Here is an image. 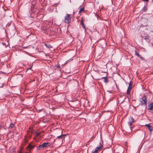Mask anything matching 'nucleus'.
Instances as JSON below:
<instances>
[{"label": "nucleus", "mask_w": 153, "mask_h": 153, "mask_svg": "<svg viewBox=\"0 0 153 153\" xmlns=\"http://www.w3.org/2000/svg\"><path fill=\"white\" fill-rule=\"evenodd\" d=\"M140 105H146L147 103L146 96L144 95V96L140 99Z\"/></svg>", "instance_id": "obj_1"}, {"label": "nucleus", "mask_w": 153, "mask_h": 153, "mask_svg": "<svg viewBox=\"0 0 153 153\" xmlns=\"http://www.w3.org/2000/svg\"><path fill=\"white\" fill-rule=\"evenodd\" d=\"M71 15L67 14L65 17V22L68 24H69L71 21Z\"/></svg>", "instance_id": "obj_2"}, {"label": "nucleus", "mask_w": 153, "mask_h": 153, "mask_svg": "<svg viewBox=\"0 0 153 153\" xmlns=\"http://www.w3.org/2000/svg\"><path fill=\"white\" fill-rule=\"evenodd\" d=\"M49 144V143H43L42 145L38 146L37 147V149L38 150H41L47 147L48 145Z\"/></svg>", "instance_id": "obj_3"}, {"label": "nucleus", "mask_w": 153, "mask_h": 153, "mask_svg": "<svg viewBox=\"0 0 153 153\" xmlns=\"http://www.w3.org/2000/svg\"><path fill=\"white\" fill-rule=\"evenodd\" d=\"M128 120H129V121L128 122V123L129 125H130V128L131 130V131H132V127H131V126L132 125V123L134 122V120L133 119V118L131 117H130L129 118Z\"/></svg>", "instance_id": "obj_4"}, {"label": "nucleus", "mask_w": 153, "mask_h": 153, "mask_svg": "<svg viewBox=\"0 0 153 153\" xmlns=\"http://www.w3.org/2000/svg\"><path fill=\"white\" fill-rule=\"evenodd\" d=\"M102 147V145L100 143L99 147H97L95 149L92 151V153H97L98 151L100 150Z\"/></svg>", "instance_id": "obj_5"}, {"label": "nucleus", "mask_w": 153, "mask_h": 153, "mask_svg": "<svg viewBox=\"0 0 153 153\" xmlns=\"http://www.w3.org/2000/svg\"><path fill=\"white\" fill-rule=\"evenodd\" d=\"M34 147L35 146L34 145H33L30 144H29L26 147V149L30 151V152H31V151L33 149Z\"/></svg>", "instance_id": "obj_6"}, {"label": "nucleus", "mask_w": 153, "mask_h": 153, "mask_svg": "<svg viewBox=\"0 0 153 153\" xmlns=\"http://www.w3.org/2000/svg\"><path fill=\"white\" fill-rule=\"evenodd\" d=\"M145 126L148 127V129L150 131H152L153 130V128L152 126H150L149 124H147Z\"/></svg>", "instance_id": "obj_7"}, {"label": "nucleus", "mask_w": 153, "mask_h": 153, "mask_svg": "<svg viewBox=\"0 0 153 153\" xmlns=\"http://www.w3.org/2000/svg\"><path fill=\"white\" fill-rule=\"evenodd\" d=\"M148 109L150 110H153V103H151L148 105Z\"/></svg>", "instance_id": "obj_8"}, {"label": "nucleus", "mask_w": 153, "mask_h": 153, "mask_svg": "<svg viewBox=\"0 0 153 153\" xmlns=\"http://www.w3.org/2000/svg\"><path fill=\"white\" fill-rule=\"evenodd\" d=\"M65 134H61L60 136L57 137V138L61 139H62L65 138Z\"/></svg>", "instance_id": "obj_9"}, {"label": "nucleus", "mask_w": 153, "mask_h": 153, "mask_svg": "<svg viewBox=\"0 0 153 153\" xmlns=\"http://www.w3.org/2000/svg\"><path fill=\"white\" fill-rule=\"evenodd\" d=\"M131 88H128L127 90V94L128 95H129L130 94V91L131 90Z\"/></svg>", "instance_id": "obj_10"}, {"label": "nucleus", "mask_w": 153, "mask_h": 153, "mask_svg": "<svg viewBox=\"0 0 153 153\" xmlns=\"http://www.w3.org/2000/svg\"><path fill=\"white\" fill-rule=\"evenodd\" d=\"M135 55L137 56L140 57L141 59H142L143 58L139 54V53H137V52H135Z\"/></svg>", "instance_id": "obj_11"}, {"label": "nucleus", "mask_w": 153, "mask_h": 153, "mask_svg": "<svg viewBox=\"0 0 153 153\" xmlns=\"http://www.w3.org/2000/svg\"><path fill=\"white\" fill-rule=\"evenodd\" d=\"M84 8L83 7H82V8H81L79 10V13H80L82 12V11H84Z\"/></svg>", "instance_id": "obj_12"}, {"label": "nucleus", "mask_w": 153, "mask_h": 153, "mask_svg": "<svg viewBox=\"0 0 153 153\" xmlns=\"http://www.w3.org/2000/svg\"><path fill=\"white\" fill-rule=\"evenodd\" d=\"M102 78L104 79V82L106 83L108 82V79L106 77H102Z\"/></svg>", "instance_id": "obj_13"}, {"label": "nucleus", "mask_w": 153, "mask_h": 153, "mask_svg": "<svg viewBox=\"0 0 153 153\" xmlns=\"http://www.w3.org/2000/svg\"><path fill=\"white\" fill-rule=\"evenodd\" d=\"M14 127V124L13 123H10V125L9 126V128H12L13 127Z\"/></svg>", "instance_id": "obj_14"}, {"label": "nucleus", "mask_w": 153, "mask_h": 153, "mask_svg": "<svg viewBox=\"0 0 153 153\" xmlns=\"http://www.w3.org/2000/svg\"><path fill=\"white\" fill-rule=\"evenodd\" d=\"M132 85V84L131 83V81L129 84L128 86V88H131Z\"/></svg>", "instance_id": "obj_15"}, {"label": "nucleus", "mask_w": 153, "mask_h": 153, "mask_svg": "<svg viewBox=\"0 0 153 153\" xmlns=\"http://www.w3.org/2000/svg\"><path fill=\"white\" fill-rule=\"evenodd\" d=\"M45 45L48 48H51L52 47L51 45L48 44H45Z\"/></svg>", "instance_id": "obj_16"}, {"label": "nucleus", "mask_w": 153, "mask_h": 153, "mask_svg": "<svg viewBox=\"0 0 153 153\" xmlns=\"http://www.w3.org/2000/svg\"><path fill=\"white\" fill-rule=\"evenodd\" d=\"M24 152L22 150V148H21L18 153H24Z\"/></svg>", "instance_id": "obj_17"}, {"label": "nucleus", "mask_w": 153, "mask_h": 153, "mask_svg": "<svg viewBox=\"0 0 153 153\" xmlns=\"http://www.w3.org/2000/svg\"><path fill=\"white\" fill-rule=\"evenodd\" d=\"M143 10L144 11H146L147 10V8L146 7V6H144L143 8Z\"/></svg>", "instance_id": "obj_18"}, {"label": "nucleus", "mask_w": 153, "mask_h": 153, "mask_svg": "<svg viewBox=\"0 0 153 153\" xmlns=\"http://www.w3.org/2000/svg\"><path fill=\"white\" fill-rule=\"evenodd\" d=\"M82 25V27L83 28H84V29H85V25L83 23H82V25Z\"/></svg>", "instance_id": "obj_19"}, {"label": "nucleus", "mask_w": 153, "mask_h": 153, "mask_svg": "<svg viewBox=\"0 0 153 153\" xmlns=\"http://www.w3.org/2000/svg\"><path fill=\"white\" fill-rule=\"evenodd\" d=\"M31 10H32L33 9H34L33 6L32 4V6H31Z\"/></svg>", "instance_id": "obj_20"}, {"label": "nucleus", "mask_w": 153, "mask_h": 153, "mask_svg": "<svg viewBox=\"0 0 153 153\" xmlns=\"http://www.w3.org/2000/svg\"><path fill=\"white\" fill-rule=\"evenodd\" d=\"M40 133L38 132H37L36 133V135H39Z\"/></svg>", "instance_id": "obj_21"}, {"label": "nucleus", "mask_w": 153, "mask_h": 153, "mask_svg": "<svg viewBox=\"0 0 153 153\" xmlns=\"http://www.w3.org/2000/svg\"><path fill=\"white\" fill-rule=\"evenodd\" d=\"M142 0L144 1H146V2H148L149 1V0Z\"/></svg>", "instance_id": "obj_22"}, {"label": "nucleus", "mask_w": 153, "mask_h": 153, "mask_svg": "<svg viewBox=\"0 0 153 153\" xmlns=\"http://www.w3.org/2000/svg\"><path fill=\"white\" fill-rule=\"evenodd\" d=\"M81 25H82V23H83V20H82H82H81Z\"/></svg>", "instance_id": "obj_23"}]
</instances>
